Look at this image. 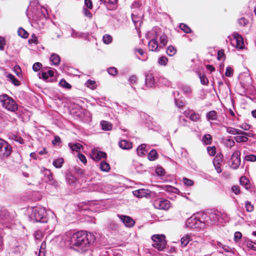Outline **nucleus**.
Returning <instances> with one entry per match:
<instances>
[{"label":"nucleus","instance_id":"7ed1b4c3","mask_svg":"<svg viewBox=\"0 0 256 256\" xmlns=\"http://www.w3.org/2000/svg\"><path fill=\"white\" fill-rule=\"evenodd\" d=\"M46 12L47 10L44 8H42L40 10H38L37 14L34 16L32 22L33 27L38 29H42L44 28L46 22Z\"/></svg>","mask_w":256,"mask_h":256},{"label":"nucleus","instance_id":"6e6552de","mask_svg":"<svg viewBox=\"0 0 256 256\" xmlns=\"http://www.w3.org/2000/svg\"><path fill=\"white\" fill-rule=\"evenodd\" d=\"M186 226L190 228L197 230L203 227L204 224L196 216H192L186 220Z\"/></svg>","mask_w":256,"mask_h":256},{"label":"nucleus","instance_id":"4d7b16f0","mask_svg":"<svg viewBox=\"0 0 256 256\" xmlns=\"http://www.w3.org/2000/svg\"><path fill=\"white\" fill-rule=\"evenodd\" d=\"M235 142L234 140L231 138L228 139L225 142L226 147L232 148L234 146Z\"/></svg>","mask_w":256,"mask_h":256},{"label":"nucleus","instance_id":"8fccbe9b","mask_svg":"<svg viewBox=\"0 0 256 256\" xmlns=\"http://www.w3.org/2000/svg\"><path fill=\"white\" fill-rule=\"evenodd\" d=\"M207 151L210 156H213L216 154V148L214 146L207 147Z\"/></svg>","mask_w":256,"mask_h":256},{"label":"nucleus","instance_id":"58836bf2","mask_svg":"<svg viewBox=\"0 0 256 256\" xmlns=\"http://www.w3.org/2000/svg\"><path fill=\"white\" fill-rule=\"evenodd\" d=\"M212 136L209 134H205L202 137V142L205 144H210L212 142Z\"/></svg>","mask_w":256,"mask_h":256},{"label":"nucleus","instance_id":"79ce46f5","mask_svg":"<svg viewBox=\"0 0 256 256\" xmlns=\"http://www.w3.org/2000/svg\"><path fill=\"white\" fill-rule=\"evenodd\" d=\"M176 52V49L172 46H170L166 49V54L170 56H174Z\"/></svg>","mask_w":256,"mask_h":256},{"label":"nucleus","instance_id":"f704fd0d","mask_svg":"<svg viewBox=\"0 0 256 256\" xmlns=\"http://www.w3.org/2000/svg\"><path fill=\"white\" fill-rule=\"evenodd\" d=\"M206 118L208 120H216L218 119L217 113L215 110L210 112L206 114Z\"/></svg>","mask_w":256,"mask_h":256},{"label":"nucleus","instance_id":"f3484780","mask_svg":"<svg viewBox=\"0 0 256 256\" xmlns=\"http://www.w3.org/2000/svg\"><path fill=\"white\" fill-rule=\"evenodd\" d=\"M41 174L42 180L46 182H48L52 178V174L48 169L45 168L42 169Z\"/></svg>","mask_w":256,"mask_h":256},{"label":"nucleus","instance_id":"603ef678","mask_svg":"<svg viewBox=\"0 0 256 256\" xmlns=\"http://www.w3.org/2000/svg\"><path fill=\"white\" fill-rule=\"evenodd\" d=\"M168 58L165 56H160L158 60V62L160 65L166 66L168 62Z\"/></svg>","mask_w":256,"mask_h":256},{"label":"nucleus","instance_id":"9b49d317","mask_svg":"<svg viewBox=\"0 0 256 256\" xmlns=\"http://www.w3.org/2000/svg\"><path fill=\"white\" fill-rule=\"evenodd\" d=\"M240 152L238 150H235L233 153L230 160L232 162L231 166L234 169L237 168L240 164Z\"/></svg>","mask_w":256,"mask_h":256},{"label":"nucleus","instance_id":"c85d7f7f","mask_svg":"<svg viewBox=\"0 0 256 256\" xmlns=\"http://www.w3.org/2000/svg\"><path fill=\"white\" fill-rule=\"evenodd\" d=\"M240 184L246 190L250 187V184L249 180L246 176H242L240 180Z\"/></svg>","mask_w":256,"mask_h":256},{"label":"nucleus","instance_id":"f8f14e48","mask_svg":"<svg viewBox=\"0 0 256 256\" xmlns=\"http://www.w3.org/2000/svg\"><path fill=\"white\" fill-rule=\"evenodd\" d=\"M158 36V34L156 32V38H152V40L149 42L148 48L150 50L158 52L161 48V47H160V46L158 44L157 40Z\"/></svg>","mask_w":256,"mask_h":256},{"label":"nucleus","instance_id":"dca6fc26","mask_svg":"<svg viewBox=\"0 0 256 256\" xmlns=\"http://www.w3.org/2000/svg\"><path fill=\"white\" fill-rule=\"evenodd\" d=\"M91 156L95 160H99L102 158H106V152H100L96 149H94L92 151Z\"/></svg>","mask_w":256,"mask_h":256},{"label":"nucleus","instance_id":"13d9d810","mask_svg":"<svg viewBox=\"0 0 256 256\" xmlns=\"http://www.w3.org/2000/svg\"><path fill=\"white\" fill-rule=\"evenodd\" d=\"M245 160L250 162L256 161V156L254 154H248L245 156Z\"/></svg>","mask_w":256,"mask_h":256},{"label":"nucleus","instance_id":"bf43d9fd","mask_svg":"<svg viewBox=\"0 0 256 256\" xmlns=\"http://www.w3.org/2000/svg\"><path fill=\"white\" fill-rule=\"evenodd\" d=\"M248 23V20L244 18H241L238 20V24L240 26H245Z\"/></svg>","mask_w":256,"mask_h":256},{"label":"nucleus","instance_id":"ea45409f","mask_svg":"<svg viewBox=\"0 0 256 256\" xmlns=\"http://www.w3.org/2000/svg\"><path fill=\"white\" fill-rule=\"evenodd\" d=\"M69 147L70 148V149L73 151H76L78 152L80 150V148H82V145L80 144L76 143V144H72L70 143L68 144Z\"/></svg>","mask_w":256,"mask_h":256},{"label":"nucleus","instance_id":"a19ab883","mask_svg":"<svg viewBox=\"0 0 256 256\" xmlns=\"http://www.w3.org/2000/svg\"><path fill=\"white\" fill-rule=\"evenodd\" d=\"M148 158L150 160H154L158 157V154L155 150H152L148 154Z\"/></svg>","mask_w":256,"mask_h":256},{"label":"nucleus","instance_id":"de8ad7c7","mask_svg":"<svg viewBox=\"0 0 256 256\" xmlns=\"http://www.w3.org/2000/svg\"><path fill=\"white\" fill-rule=\"evenodd\" d=\"M108 227L114 230H116L118 229V225L112 220H110L108 222Z\"/></svg>","mask_w":256,"mask_h":256},{"label":"nucleus","instance_id":"680f3d73","mask_svg":"<svg viewBox=\"0 0 256 256\" xmlns=\"http://www.w3.org/2000/svg\"><path fill=\"white\" fill-rule=\"evenodd\" d=\"M200 82L203 85H206L208 83V80L206 76L204 75H200Z\"/></svg>","mask_w":256,"mask_h":256},{"label":"nucleus","instance_id":"0e129e2a","mask_svg":"<svg viewBox=\"0 0 256 256\" xmlns=\"http://www.w3.org/2000/svg\"><path fill=\"white\" fill-rule=\"evenodd\" d=\"M108 72L110 75L115 76L117 74L118 70L116 68L110 67L108 68Z\"/></svg>","mask_w":256,"mask_h":256},{"label":"nucleus","instance_id":"4c0bfd02","mask_svg":"<svg viewBox=\"0 0 256 256\" xmlns=\"http://www.w3.org/2000/svg\"><path fill=\"white\" fill-rule=\"evenodd\" d=\"M100 168L102 171L108 172L110 170V166L108 162L102 160L100 164Z\"/></svg>","mask_w":256,"mask_h":256},{"label":"nucleus","instance_id":"aec40b11","mask_svg":"<svg viewBox=\"0 0 256 256\" xmlns=\"http://www.w3.org/2000/svg\"><path fill=\"white\" fill-rule=\"evenodd\" d=\"M88 33H84L76 31L72 28L71 36L73 38H83L86 40L88 37Z\"/></svg>","mask_w":256,"mask_h":256},{"label":"nucleus","instance_id":"338daca9","mask_svg":"<svg viewBox=\"0 0 256 256\" xmlns=\"http://www.w3.org/2000/svg\"><path fill=\"white\" fill-rule=\"evenodd\" d=\"M42 64L41 63L37 62H35L32 66V69L34 72H38L42 67Z\"/></svg>","mask_w":256,"mask_h":256},{"label":"nucleus","instance_id":"49530a36","mask_svg":"<svg viewBox=\"0 0 256 256\" xmlns=\"http://www.w3.org/2000/svg\"><path fill=\"white\" fill-rule=\"evenodd\" d=\"M180 88L184 93L187 95L190 94L192 92V90L188 86L182 85L181 86Z\"/></svg>","mask_w":256,"mask_h":256},{"label":"nucleus","instance_id":"0eeeda50","mask_svg":"<svg viewBox=\"0 0 256 256\" xmlns=\"http://www.w3.org/2000/svg\"><path fill=\"white\" fill-rule=\"evenodd\" d=\"M12 152V148L10 145L4 140L0 138V156L8 157Z\"/></svg>","mask_w":256,"mask_h":256},{"label":"nucleus","instance_id":"c756f323","mask_svg":"<svg viewBox=\"0 0 256 256\" xmlns=\"http://www.w3.org/2000/svg\"><path fill=\"white\" fill-rule=\"evenodd\" d=\"M145 144H142L137 148V154L139 156H142L147 154Z\"/></svg>","mask_w":256,"mask_h":256},{"label":"nucleus","instance_id":"20e7f679","mask_svg":"<svg viewBox=\"0 0 256 256\" xmlns=\"http://www.w3.org/2000/svg\"><path fill=\"white\" fill-rule=\"evenodd\" d=\"M0 102L2 107L8 111L15 112L18 110V106L15 100L6 94L0 95Z\"/></svg>","mask_w":256,"mask_h":256},{"label":"nucleus","instance_id":"423d86ee","mask_svg":"<svg viewBox=\"0 0 256 256\" xmlns=\"http://www.w3.org/2000/svg\"><path fill=\"white\" fill-rule=\"evenodd\" d=\"M210 218L214 223H222L227 220L226 214L217 210L212 212Z\"/></svg>","mask_w":256,"mask_h":256},{"label":"nucleus","instance_id":"6e6d98bb","mask_svg":"<svg viewBox=\"0 0 256 256\" xmlns=\"http://www.w3.org/2000/svg\"><path fill=\"white\" fill-rule=\"evenodd\" d=\"M103 42L106 44H109L112 42V36L109 34H105L103 36Z\"/></svg>","mask_w":256,"mask_h":256},{"label":"nucleus","instance_id":"e433bc0d","mask_svg":"<svg viewBox=\"0 0 256 256\" xmlns=\"http://www.w3.org/2000/svg\"><path fill=\"white\" fill-rule=\"evenodd\" d=\"M100 125L102 129L104 130H112V124L110 122L105 120H102L100 122Z\"/></svg>","mask_w":256,"mask_h":256},{"label":"nucleus","instance_id":"3c124183","mask_svg":"<svg viewBox=\"0 0 256 256\" xmlns=\"http://www.w3.org/2000/svg\"><path fill=\"white\" fill-rule=\"evenodd\" d=\"M59 84L66 88L70 89L71 88L70 84L68 83L64 79H62L60 81Z\"/></svg>","mask_w":256,"mask_h":256},{"label":"nucleus","instance_id":"1a4fd4ad","mask_svg":"<svg viewBox=\"0 0 256 256\" xmlns=\"http://www.w3.org/2000/svg\"><path fill=\"white\" fill-rule=\"evenodd\" d=\"M14 215L10 214L6 209L0 207V222L6 223L11 221Z\"/></svg>","mask_w":256,"mask_h":256},{"label":"nucleus","instance_id":"5fc2aeb1","mask_svg":"<svg viewBox=\"0 0 256 256\" xmlns=\"http://www.w3.org/2000/svg\"><path fill=\"white\" fill-rule=\"evenodd\" d=\"M38 40L37 38V37L35 35V34H33L30 38L28 40V44H38Z\"/></svg>","mask_w":256,"mask_h":256},{"label":"nucleus","instance_id":"6ab92c4d","mask_svg":"<svg viewBox=\"0 0 256 256\" xmlns=\"http://www.w3.org/2000/svg\"><path fill=\"white\" fill-rule=\"evenodd\" d=\"M234 40L236 42V47L239 49H242L244 47L243 39L241 35L237 32L233 34Z\"/></svg>","mask_w":256,"mask_h":256},{"label":"nucleus","instance_id":"412c9836","mask_svg":"<svg viewBox=\"0 0 256 256\" xmlns=\"http://www.w3.org/2000/svg\"><path fill=\"white\" fill-rule=\"evenodd\" d=\"M118 145L123 150H128L132 148V143L126 140H120L119 142Z\"/></svg>","mask_w":256,"mask_h":256},{"label":"nucleus","instance_id":"09e8293b","mask_svg":"<svg viewBox=\"0 0 256 256\" xmlns=\"http://www.w3.org/2000/svg\"><path fill=\"white\" fill-rule=\"evenodd\" d=\"M86 85L87 87L90 88L92 90L95 89L96 88V84L94 80H89L86 82Z\"/></svg>","mask_w":256,"mask_h":256},{"label":"nucleus","instance_id":"e2e57ef3","mask_svg":"<svg viewBox=\"0 0 256 256\" xmlns=\"http://www.w3.org/2000/svg\"><path fill=\"white\" fill-rule=\"evenodd\" d=\"M233 74V70L232 68L230 66H228L226 68V72H225V76H226L230 77L232 76Z\"/></svg>","mask_w":256,"mask_h":256},{"label":"nucleus","instance_id":"ddd939ff","mask_svg":"<svg viewBox=\"0 0 256 256\" xmlns=\"http://www.w3.org/2000/svg\"><path fill=\"white\" fill-rule=\"evenodd\" d=\"M242 134H238L234 136V140L236 142H246L248 140V137H252L253 134L251 132H247L242 130Z\"/></svg>","mask_w":256,"mask_h":256},{"label":"nucleus","instance_id":"69168bd1","mask_svg":"<svg viewBox=\"0 0 256 256\" xmlns=\"http://www.w3.org/2000/svg\"><path fill=\"white\" fill-rule=\"evenodd\" d=\"M156 172L160 176H164L165 173L164 170L162 167H158L156 170Z\"/></svg>","mask_w":256,"mask_h":256},{"label":"nucleus","instance_id":"4be33fe9","mask_svg":"<svg viewBox=\"0 0 256 256\" xmlns=\"http://www.w3.org/2000/svg\"><path fill=\"white\" fill-rule=\"evenodd\" d=\"M5 76L7 78V80L11 82L14 85L16 86H19L20 84V82L12 74L5 72Z\"/></svg>","mask_w":256,"mask_h":256},{"label":"nucleus","instance_id":"a211bd4d","mask_svg":"<svg viewBox=\"0 0 256 256\" xmlns=\"http://www.w3.org/2000/svg\"><path fill=\"white\" fill-rule=\"evenodd\" d=\"M134 194L138 198L149 197L152 192L148 190L140 189L133 192Z\"/></svg>","mask_w":256,"mask_h":256},{"label":"nucleus","instance_id":"bb28decb","mask_svg":"<svg viewBox=\"0 0 256 256\" xmlns=\"http://www.w3.org/2000/svg\"><path fill=\"white\" fill-rule=\"evenodd\" d=\"M132 19L136 28H138V26H140L141 24H142V18L140 16H138L136 14H132Z\"/></svg>","mask_w":256,"mask_h":256},{"label":"nucleus","instance_id":"5701e85b","mask_svg":"<svg viewBox=\"0 0 256 256\" xmlns=\"http://www.w3.org/2000/svg\"><path fill=\"white\" fill-rule=\"evenodd\" d=\"M54 72L52 70H48L46 72H42L40 78H42L44 80L49 82L50 80H48L49 78H52L54 76Z\"/></svg>","mask_w":256,"mask_h":256},{"label":"nucleus","instance_id":"4468645a","mask_svg":"<svg viewBox=\"0 0 256 256\" xmlns=\"http://www.w3.org/2000/svg\"><path fill=\"white\" fill-rule=\"evenodd\" d=\"M117 216L127 227H132L134 224V222L133 219L128 216L119 214H118Z\"/></svg>","mask_w":256,"mask_h":256},{"label":"nucleus","instance_id":"f03ea898","mask_svg":"<svg viewBox=\"0 0 256 256\" xmlns=\"http://www.w3.org/2000/svg\"><path fill=\"white\" fill-rule=\"evenodd\" d=\"M30 218L32 222H40L42 223L48 222V218H47L46 210L41 206L32 207L30 208Z\"/></svg>","mask_w":256,"mask_h":256},{"label":"nucleus","instance_id":"cd10ccee","mask_svg":"<svg viewBox=\"0 0 256 256\" xmlns=\"http://www.w3.org/2000/svg\"><path fill=\"white\" fill-rule=\"evenodd\" d=\"M50 60L54 65L58 66L60 64V58L58 54H52L50 56Z\"/></svg>","mask_w":256,"mask_h":256},{"label":"nucleus","instance_id":"774afa93","mask_svg":"<svg viewBox=\"0 0 256 256\" xmlns=\"http://www.w3.org/2000/svg\"><path fill=\"white\" fill-rule=\"evenodd\" d=\"M13 71L18 76H20L22 70L18 66H16L14 68Z\"/></svg>","mask_w":256,"mask_h":256},{"label":"nucleus","instance_id":"864d4df0","mask_svg":"<svg viewBox=\"0 0 256 256\" xmlns=\"http://www.w3.org/2000/svg\"><path fill=\"white\" fill-rule=\"evenodd\" d=\"M180 28L186 33H190V28L184 24H180Z\"/></svg>","mask_w":256,"mask_h":256},{"label":"nucleus","instance_id":"b1692460","mask_svg":"<svg viewBox=\"0 0 256 256\" xmlns=\"http://www.w3.org/2000/svg\"><path fill=\"white\" fill-rule=\"evenodd\" d=\"M154 78L152 74L149 73L146 76V84L148 86L152 87L154 84Z\"/></svg>","mask_w":256,"mask_h":256},{"label":"nucleus","instance_id":"c9c22d12","mask_svg":"<svg viewBox=\"0 0 256 256\" xmlns=\"http://www.w3.org/2000/svg\"><path fill=\"white\" fill-rule=\"evenodd\" d=\"M64 162V160L63 158H60L54 160L53 161L52 164L56 168H60L62 167Z\"/></svg>","mask_w":256,"mask_h":256},{"label":"nucleus","instance_id":"c03bdc74","mask_svg":"<svg viewBox=\"0 0 256 256\" xmlns=\"http://www.w3.org/2000/svg\"><path fill=\"white\" fill-rule=\"evenodd\" d=\"M223 160V155L222 153L219 152L217 154L216 158L214 159V164H220Z\"/></svg>","mask_w":256,"mask_h":256},{"label":"nucleus","instance_id":"473e14b6","mask_svg":"<svg viewBox=\"0 0 256 256\" xmlns=\"http://www.w3.org/2000/svg\"><path fill=\"white\" fill-rule=\"evenodd\" d=\"M226 132L230 134L238 135V134H242V130L239 129L235 128L232 127H226Z\"/></svg>","mask_w":256,"mask_h":256},{"label":"nucleus","instance_id":"f257e3e1","mask_svg":"<svg viewBox=\"0 0 256 256\" xmlns=\"http://www.w3.org/2000/svg\"><path fill=\"white\" fill-rule=\"evenodd\" d=\"M94 236L86 231H79L74 233L70 239V246L80 252L88 250L95 241Z\"/></svg>","mask_w":256,"mask_h":256},{"label":"nucleus","instance_id":"72a5a7b5","mask_svg":"<svg viewBox=\"0 0 256 256\" xmlns=\"http://www.w3.org/2000/svg\"><path fill=\"white\" fill-rule=\"evenodd\" d=\"M66 180L69 184L73 186L78 182L77 179L72 175L68 174L66 176Z\"/></svg>","mask_w":256,"mask_h":256},{"label":"nucleus","instance_id":"393cba45","mask_svg":"<svg viewBox=\"0 0 256 256\" xmlns=\"http://www.w3.org/2000/svg\"><path fill=\"white\" fill-rule=\"evenodd\" d=\"M134 52L139 60L143 61H145L147 60L148 56L144 54V51L142 49L136 48L134 49Z\"/></svg>","mask_w":256,"mask_h":256},{"label":"nucleus","instance_id":"39448f33","mask_svg":"<svg viewBox=\"0 0 256 256\" xmlns=\"http://www.w3.org/2000/svg\"><path fill=\"white\" fill-rule=\"evenodd\" d=\"M152 240L154 243L152 246L158 249V250H162L165 248L166 242V236L164 234H154L152 236Z\"/></svg>","mask_w":256,"mask_h":256},{"label":"nucleus","instance_id":"7c9ffc66","mask_svg":"<svg viewBox=\"0 0 256 256\" xmlns=\"http://www.w3.org/2000/svg\"><path fill=\"white\" fill-rule=\"evenodd\" d=\"M192 240L191 237L189 234H186L180 239V244L182 247H185Z\"/></svg>","mask_w":256,"mask_h":256},{"label":"nucleus","instance_id":"2eb2a0df","mask_svg":"<svg viewBox=\"0 0 256 256\" xmlns=\"http://www.w3.org/2000/svg\"><path fill=\"white\" fill-rule=\"evenodd\" d=\"M100 4H104L108 10H112L117 8V0H99Z\"/></svg>","mask_w":256,"mask_h":256},{"label":"nucleus","instance_id":"2f4dec72","mask_svg":"<svg viewBox=\"0 0 256 256\" xmlns=\"http://www.w3.org/2000/svg\"><path fill=\"white\" fill-rule=\"evenodd\" d=\"M160 36V47L163 48L168 43V38L166 34L164 33H162V34H158Z\"/></svg>","mask_w":256,"mask_h":256},{"label":"nucleus","instance_id":"37998d69","mask_svg":"<svg viewBox=\"0 0 256 256\" xmlns=\"http://www.w3.org/2000/svg\"><path fill=\"white\" fill-rule=\"evenodd\" d=\"M244 244L249 248L252 250H256V243L252 242L250 240H246Z\"/></svg>","mask_w":256,"mask_h":256},{"label":"nucleus","instance_id":"a878e982","mask_svg":"<svg viewBox=\"0 0 256 256\" xmlns=\"http://www.w3.org/2000/svg\"><path fill=\"white\" fill-rule=\"evenodd\" d=\"M160 187L161 188L162 190H164L168 192L174 194H178L180 192L179 190L177 188L170 185H162L160 186Z\"/></svg>","mask_w":256,"mask_h":256},{"label":"nucleus","instance_id":"052dcab7","mask_svg":"<svg viewBox=\"0 0 256 256\" xmlns=\"http://www.w3.org/2000/svg\"><path fill=\"white\" fill-rule=\"evenodd\" d=\"M246 210L248 212H252L254 210V206L248 201H246L245 203Z\"/></svg>","mask_w":256,"mask_h":256},{"label":"nucleus","instance_id":"a18cd8bd","mask_svg":"<svg viewBox=\"0 0 256 256\" xmlns=\"http://www.w3.org/2000/svg\"><path fill=\"white\" fill-rule=\"evenodd\" d=\"M18 33L19 36L24 38H27L28 36V33L22 28H18Z\"/></svg>","mask_w":256,"mask_h":256},{"label":"nucleus","instance_id":"9d476101","mask_svg":"<svg viewBox=\"0 0 256 256\" xmlns=\"http://www.w3.org/2000/svg\"><path fill=\"white\" fill-rule=\"evenodd\" d=\"M153 204L156 208L164 210H168L170 206V202L168 200L164 198L156 200L154 202Z\"/></svg>","mask_w":256,"mask_h":256}]
</instances>
